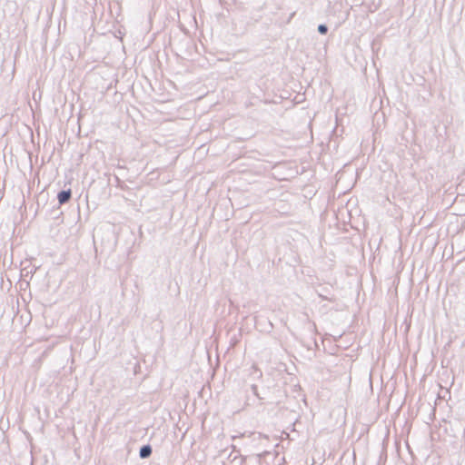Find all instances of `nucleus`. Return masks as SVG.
Here are the masks:
<instances>
[{"label": "nucleus", "mask_w": 465, "mask_h": 465, "mask_svg": "<svg viewBox=\"0 0 465 465\" xmlns=\"http://www.w3.org/2000/svg\"><path fill=\"white\" fill-rule=\"evenodd\" d=\"M71 198V190L62 191L58 193L57 199L60 204H64Z\"/></svg>", "instance_id": "1"}, {"label": "nucleus", "mask_w": 465, "mask_h": 465, "mask_svg": "<svg viewBox=\"0 0 465 465\" xmlns=\"http://www.w3.org/2000/svg\"><path fill=\"white\" fill-rule=\"evenodd\" d=\"M152 452V450H151V447L150 446H143L141 450H140V456L142 458H147Z\"/></svg>", "instance_id": "2"}, {"label": "nucleus", "mask_w": 465, "mask_h": 465, "mask_svg": "<svg viewBox=\"0 0 465 465\" xmlns=\"http://www.w3.org/2000/svg\"><path fill=\"white\" fill-rule=\"evenodd\" d=\"M318 30L321 34H325L327 32V27L324 25H320Z\"/></svg>", "instance_id": "3"}]
</instances>
